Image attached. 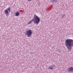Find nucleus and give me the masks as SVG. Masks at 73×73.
Returning a JSON list of instances; mask_svg holds the SVG:
<instances>
[{
    "mask_svg": "<svg viewBox=\"0 0 73 73\" xmlns=\"http://www.w3.org/2000/svg\"><path fill=\"white\" fill-rule=\"evenodd\" d=\"M65 45L69 51L72 50V47L73 46V40L67 39L65 41Z\"/></svg>",
    "mask_w": 73,
    "mask_h": 73,
    "instance_id": "1",
    "label": "nucleus"
},
{
    "mask_svg": "<svg viewBox=\"0 0 73 73\" xmlns=\"http://www.w3.org/2000/svg\"><path fill=\"white\" fill-rule=\"evenodd\" d=\"M35 24H36V25H38L40 21V17H38L36 15V14H35L33 18V19H32L29 22H28L29 24H30L31 23H32L33 22Z\"/></svg>",
    "mask_w": 73,
    "mask_h": 73,
    "instance_id": "2",
    "label": "nucleus"
},
{
    "mask_svg": "<svg viewBox=\"0 0 73 73\" xmlns=\"http://www.w3.org/2000/svg\"><path fill=\"white\" fill-rule=\"evenodd\" d=\"M26 32H25V35L26 36H27L28 37H30L32 35V31L31 30H28L26 31Z\"/></svg>",
    "mask_w": 73,
    "mask_h": 73,
    "instance_id": "3",
    "label": "nucleus"
},
{
    "mask_svg": "<svg viewBox=\"0 0 73 73\" xmlns=\"http://www.w3.org/2000/svg\"><path fill=\"white\" fill-rule=\"evenodd\" d=\"M67 71L68 72H73V67H69L67 69Z\"/></svg>",
    "mask_w": 73,
    "mask_h": 73,
    "instance_id": "4",
    "label": "nucleus"
},
{
    "mask_svg": "<svg viewBox=\"0 0 73 73\" xmlns=\"http://www.w3.org/2000/svg\"><path fill=\"white\" fill-rule=\"evenodd\" d=\"M4 13H5V14L6 15H7L8 13H9V12H8V11L7 10V9H6L5 11H4Z\"/></svg>",
    "mask_w": 73,
    "mask_h": 73,
    "instance_id": "5",
    "label": "nucleus"
},
{
    "mask_svg": "<svg viewBox=\"0 0 73 73\" xmlns=\"http://www.w3.org/2000/svg\"><path fill=\"white\" fill-rule=\"evenodd\" d=\"M58 1L57 0H52V3H57Z\"/></svg>",
    "mask_w": 73,
    "mask_h": 73,
    "instance_id": "6",
    "label": "nucleus"
},
{
    "mask_svg": "<svg viewBox=\"0 0 73 73\" xmlns=\"http://www.w3.org/2000/svg\"><path fill=\"white\" fill-rule=\"evenodd\" d=\"M48 68L49 69H51V70L53 69V66H50L48 67Z\"/></svg>",
    "mask_w": 73,
    "mask_h": 73,
    "instance_id": "7",
    "label": "nucleus"
},
{
    "mask_svg": "<svg viewBox=\"0 0 73 73\" xmlns=\"http://www.w3.org/2000/svg\"><path fill=\"white\" fill-rule=\"evenodd\" d=\"M19 12H17L16 13H15V16H19Z\"/></svg>",
    "mask_w": 73,
    "mask_h": 73,
    "instance_id": "8",
    "label": "nucleus"
},
{
    "mask_svg": "<svg viewBox=\"0 0 73 73\" xmlns=\"http://www.w3.org/2000/svg\"><path fill=\"white\" fill-rule=\"evenodd\" d=\"M7 10H8V11H9V12H11V7H8Z\"/></svg>",
    "mask_w": 73,
    "mask_h": 73,
    "instance_id": "9",
    "label": "nucleus"
},
{
    "mask_svg": "<svg viewBox=\"0 0 73 73\" xmlns=\"http://www.w3.org/2000/svg\"><path fill=\"white\" fill-rule=\"evenodd\" d=\"M64 17H65V15H62V19H63V18H64Z\"/></svg>",
    "mask_w": 73,
    "mask_h": 73,
    "instance_id": "10",
    "label": "nucleus"
},
{
    "mask_svg": "<svg viewBox=\"0 0 73 73\" xmlns=\"http://www.w3.org/2000/svg\"><path fill=\"white\" fill-rule=\"evenodd\" d=\"M28 1H32V0H28Z\"/></svg>",
    "mask_w": 73,
    "mask_h": 73,
    "instance_id": "11",
    "label": "nucleus"
},
{
    "mask_svg": "<svg viewBox=\"0 0 73 73\" xmlns=\"http://www.w3.org/2000/svg\"><path fill=\"white\" fill-rule=\"evenodd\" d=\"M30 54H32V52H30Z\"/></svg>",
    "mask_w": 73,
    "mask_h": 73,
    "instance_id": "12",
    "label": "nucleus"
}]
</instances>
